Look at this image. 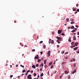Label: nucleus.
Here are the masks:
<instances>
[{
	"label": "nucleus",
	"instance_id": "f257e3e1",
	"mask_svg": "<svg viewBox=\"0 0 79 79\" xmlns=\"http://www.w3.org/2000/svg\"><path fill=\"white\" fill-rule=\"evenodd\" d=\"M50 50H49L48 51L47 54L48 55V56H50Z\"/></svg>",
	"mask_w": 79,
	"mask_h": 79
},
{
	"label": "nucleus",
	"instance_id": "f03ea898",
	"mask_svg": "<svg viewBox=\"0 0 79 79\" xmlns=\"http://www.w3.org/2000/svg\"><path fill=\"white\" fill-rule=\"evenodd\" d=\"M57 39L58 40H60L61 39H62V38H61V37H59L58 36H57Z\"/></svg>",
	"mask_w": 79,
	"mask_h": 79
},
{
	"label": "nucleus",
	"instance_id": "7ed1b4c3",
	"mask_svg": "<svg viewBox=\"0 0 79 79\" xmlns=\"http://www.w3.org/2000/svg\"><path fill=\"white\" fill-rule=\"evenodd\" d=\"M62 32V31H61V30H58V34H61V33Z\"/></svg>",
	"mask_w": 79,
	"mask_h": 79
},
{
	"label": "nucleus",
	"instance_id": "20e7f679",
	"mask_svg": "<svg viewBox=\"0 0 79 79\" xmlns=\"http://www.w3.org/2000/svg\"><path fill=\"white\" fill-rule=\"evenodd\" d=\"M31 74H29L27 76V78L28 79H29V78L30 77H31Z\"/></svg>",
	"mask_w": 79,
	"mask_h": 79
},
{
	"label": "nucleus",
	"instance_id": "39448f33",
	"mask_svg": "<svg viewBox=\"0 0 79 79\" xmlns=\"http://www.w3.org/2000/svg\"><path fill=\"white\" fill-rule=\"evenodd\" d=\"M46 61H47V60H44V64H47V62Z\"/></svg>",
	"mask_w": 79,
	"mask_h": 79
},
{
	"label": "nucleus",
	"instance_id": "423d86ee",
	"mask_svg": "<svg viewBox=\"0 0 79 79\" xmlns=\"http://www.w3.org/2000/svg\"><path fill=\"white\" fill-rule=\"evenodd\" d=\"M76 72V69L74 70L72 72V74H74Z\"/></svg>",
	"mask_w": 79,
	"mask_h": 79
},
{
	"label": "nucleus",
	"instance_id": "0eeeda50",
	"mask_svg": "<svg viewBox=\"0 0 79 79\" xmlns=\"http://www.w3.org/2000/svg\"><path fill=\"white\" fill-rule=\"evenodd\" d=\"M51 43L52 44H53V43H54V41H53V40H51Z\"/></svg>",
	"mask_w": 79,
	"mask_h": 79
},
{
	"label": "nucleus",
	"instance_id": "6e6552de",
	"mask_svg": "<svg viewBox=\"0 0 79 79\" xmlns=\"http://www.w3.org/2000/svg\"><path fill=\"white\" fill-rule=\"evenodd\" d=\"M76 37L75 36H73V40H76V38H75Z\"/></svg>",
	"mask_w": 79,
	"mask_h": 79
},
{
	"label": "nucleus",
	"instance_id": "1a4fd4ad",
	"mask_svg": "<svg viewBox=\"0 0 79 79\" xmlns=\"http://www.w3.org/2000/svg\"><path fill=\"white\" fill-rule=\"evenodd\" d=\"M77 48H78V47H76L74 48V50H76Z\"/></svg>",
	"mask_w": 79,
	"mask_h": 79
},
{
	"label": "nucleus",
	"instance_id": "9d476101",
	"mask_svg": "<svg viewBox=\"0 0 79 79\" xmlns=\"http://www.w3.org/2000/svg\"><path fill=\"white\" fill-rule=\"evenodd\" d=\"M78 42H76L75 43V45L76 47H77V45H78Z\"/></svg>",
	"mask_w": 79,
	"mask_h": 79
},
{
	"label": "nucleus",
	"instance_id": "9b49d317",
	"mask_svg": "<svg viewBox=\"0 0 79 79\" xmlns=\"http://www.w3.org/2000/svg\"><path fill=\"white\" fill-rule=\"evenodd\" d=\"M32 68L35 69V65H33V66H32Z\"/></svg>",
	"mask_w": 79,
	"mask_h": 79
},
{
	"label": "nucleus",
	"instance_id": "f8f14e48",
	"mask_svg": "<svg viewBox=\"0 0 79 79\" xmlns=\"http://www.w3.org/2000/svg\"><path fill=\"white\" fill-rule=\"evenodd\" d=\"M56 42H58V44H60V40H57Z\"/></svg>",
	"mask_w": 79,
	"mask_h": 79
},
{
	"label": "nucleus",
	"instance_id": "ddd939ff",
	"mask_svg": "<svg viewBox=\"0 0 79 79\" xmlns=\"http://www.w3.org/2000/svg\"><path fill=\"white\" fill-rule=\"evenodd\" d=\"M44 49H45V48H46V46L45 45H44L43 46Z\"/></svg>",
	"mask_w": 79,
	"mask_h": 79
},
{
	"label": "nucleus",
	"instance_id": "4468645a",
	"mask_svg": "<svg viewBox=\"0 0 79 79\" xmlns=\"http://www.w3.org/2000/svg\"><path fill=\"white\" fill-rule=\"evenodd\" d=\"M75 23V22H74V21H72L70 23L71 24H74Z\"/></svg>",
	"mask_w": 79,
	"mask_h": 79
},
{
	"label": "nucleus",
	"instance_id": "2eb2a0df",
	"mask_svg": "<svg viewBox=\"0 0 79 79\" xmlns=\"http://www.w3.org/2000/svg\"><path fill=\"white\" fill-rule=\"evenodd\" d=\"M70 28L71 29H72L74 28V26H72L70 27Z\"/></svg>",
	"mask_w": 79,
	"mask_h": 79
},
{
	"label": "nucleus",
	"instance_id": "dca6fc26",
	"mask_svg": "<svg viewBox=\"0 0 79 79\" xmlns=\"http://www.w3.org/2000/svg\"><path fill=\"white\" fill-rule=\"evenodd\" d=\"M44 76V73H42L41 74H40V77H42Z\"/></svg>",
	"mask_w": 79,
	"mask_h": 79
},
{
	"label": "nucleus",
	"instance_id": "f3484780",
	"mask_svg": "<svg viewBox=\"0 0 79 79\" xmlns=\"http://www.w3.org/2000/svg\"><path fill=\"white\" fill-rule=\"evenodd\" d=\"M65 74H68V72L66 71H65L64 72Z\"/></svg>",
	"mask_w": 79,
	"mask_h": 79
},
{
	"label": "nucleus",
	"instance_id": "a211bd4d",
	"mask_svg": "<svg viewBox=\"0 0 79 79\" xmlns=\"http://www.w3.org/2000/svg\"><path fill=\"white\" fill-rule=\"evenodd\" d=\"M41 61V60L40 59H38L37 60V62H40Z\"/></svg>",
	"mask_w": 79,
	"mask_h": 79
},
{
	"label": "nucleus",
	"instance_id": "6ab92c4d",
	"mask_svg": "<svg viewBox=\"0 0 79 79\" xmlns=\"http://www.w3.org/2000/svg\"><path fill=\"white\" fill-rule=\"evenodd\" d=\"M76 9H77V8H74V9H73V11H76Z\"/></svg>",
	"mask_w": 79,
	"mask_h": 79
},
{
	"label": "nucleus",
	"instance_id": "aec40b11",
	"mask_svg": "<svg viewBox=\"0 0 79 79\" xmlns=\"http://www.w3.org/2000/svg\"><path fill=\"white\" fill-rule=\"evenodd\" d=\"M76 32V30H73L72 31V32Z\"/></svg>",
	"mask_w": 79,
	"mask_h": 79
},
{
	"label": "nucleus",
	"instance_id": "412c9836",
	"mask_svg": "<svg viewBox=\"0 0 79 79\" xmlns=\"http://www.w3.org/2000/svg\"><path fill=\"white\" fill-rule=\"evenodd\" d=\"M53 65H52L50 67V69H52V68H53Z\"/></svg>",
	"mask_w": 79,
	"mask_h": 79
},
{
	"label": "nucleus",
	"instance_id": "4be33fe9",
	"mask_svg": "<svg viewBox=\"0 0 79 79\" xmlns=\"http://www.w3.org/2000/svg\"><path fill=\"white\" fill-rule=\"evenodd\" d=\"M33 75L35 76H37V74L36 73H34Z\"/></svg>",
	"mask_w": 79,
	"mask_h": 79
},
{
	"label": "nucleus",
	"instance_id": "5701e85b",
	"mask_svg": "<svg viewBox=\"0 0 79 79\" xmlns=\"http://www.w3.org/2000/svg\"><path fill=\"white\" fill-rule=\"evenodd\" d=\"M68 41L69 42H71V40L70 39H69L68 40Z\"/></svg>",
	"mask_w": 79,
	"mask_h": 79
},
{
	"label": "nucleus",
	"instance_id": "b1692460",
	"mask_svg": "<svg viewBox=\"0 0 79 79\" xmlns=\"http://www.w3.org/2000/svg\"><path fill=\"white\" fill-rule=\"evenodd\" d=\"M25 72H26V70H23L22 71V73H25Z\"/></svg>",
	"mask_w": 79,
	"mask_h": 79
},
{
	"label": "nucleus",
	"instance_id": "393cba45",
	"mask_svg": "<svg viewBox=\"0 0 79 79\" xmlns=\"http://www.w3.org/2000/svg\"><path fill=\"white\" fill-rule=\"evenodd\" d=\"M52 62H50V63H49V66H51V65H52Z\"/></svg>",
	"mask_w": 79,
	"mask_h": 79
},
{
	"label": "nucleus",
	"instance_id": "a878e982",
	"mask_svg": "<svg viewBox=\"0 0 79 79\" xmlns=\"http://www.w3.org/2000/svg\"><path fill=\"white\" fill-rule=\"evenodd\" d=\"M64 53V51H63L61 52V53H62V54H63V53Z\"/></svg>",
	"mask_w": 79,
	"mask_h": 79
},
{
	"label": "nucleus",
	"instance_id": "bb28decb",
	"mask_svg": "<svg viewBox=\"0 0 79 79\" xmlns=\"http://www.w3.org/2000/svg\"><path fill=\"white\" fill-rule=\"evenodd\" d=\"M39 66V64H36V67H38Z\"/></svg>",
	"mask_w": 79,
	"mask_h": 79
},
{
	"label": "nucleus",
	"instance_id": "cd10ccee",
	"mask_svg": "<svg viewBox=\"0 0 79 79\" xmlns=\"http://www.w3.org/2000/svg\"><path fill=\"white\" fill-rule=\"evenodd\" d=\"M20 66L22 68H24V66H23L22 65H20Z\"/></svg>",
	"mask_w": 79,
	"mask_h": 79
},
{
	"label": "nucleus",
	"instance_id": "c85d7f7f",
	"mask_svg": "<svg viewBox=\"0 0 79 79\" xmlns=\"http://www.w3.org/2000/svg\"><path fill=\"white\" fill-rule=\"evenodd\" d=\"M76 64H73V66L74 67H76Z\"/></svg>",
	"mask_w": 79,
	"mask_h": 79
},
{
	"label": "nucleus",
	"instance_id": "c756f323",
	"mask_svg": "<svg viewBox=\"0 0 79 79\" xmlns=\"http://www.w3.org/2000/svg\"><path fill=\"white\" fill-rule=\"evenodd\" d=\"M65 55H66L67 54H68V52H66L64 53Z\"/></svg>",
	"mask_w": 79,
	"mask_h": 79
},
{
	"label": "nucleus",
	"instance_id": "7c9ffc66",
	"mask_svg": "<svg viewBox=\"0 0 79 79\" xmlns=\"http://www.w3.org/2000/svg\"><path fill=\"white\" fill-rule=\"evenodd\" d=\"M40 44H42L43 43V41H41L40 42Z\"/></svg>",
	"mask_w": 79,
	"mask_h": 79
},
{
	"label": "nucleus",
	"instance_id": "2f4dec72",
	"mask_svg": "<svg viewBox=\"0 0 79 79\" xmlns=\"http://www.w3.org/2000/svg\"><path fill=\"white\" fill-rule=\"evenodd\" d=\"M75 27H79V26L77 25H76Z\"/></svg>",
	"mask_w": 79,
	"mask_h": 79
},
{
	"label": "nucleus",
	"instance_id": "473e14b6",
	"mask_svg": "<svg viewBox=\"0 0 79 79\" xmlns=\"http://www.w3.org/2000/svg\"><path fill=\"white\" fill-rule=\"evenodd\" d=\"M45 68H47V65H44Z\"/></svg>",
	"mask_w": 79,
	"mask_h": 79
},
{
	"label": "nucleus",
	"instance_id": "72a5a7b5",
	"mask_svg": "<svg viewBox=\"0 0 79 79\" xmlns=\"http://www.w3.org/2000/svg\"><path fill=\"white\" fill-rule=\"evenodd\" d=\"M74 42H73L71 43V45H73V44H74Z\"/></svg>",
	"mask_w": 79,
	"mask_h": 79
},
{
	"label": "nucleus",
	"instance_id": "f704fd0d",
	"mask_svg": "<svg viewBox=\"0 0 79 79\" xmlns=\"http://www.w3.org/2000/svg\"><path fill=\"white\" fill-rule=\"evenodd\" d=\"M32 52H35V49H33L32 50Z\"/></svg>",
	"mask_w": 79,
	"mask_h": 79
},
{
	"label": "nucleus",
	"instance_id": "c9c22d12",
	"mask_svg": "<svg viewBox=\"0 0 79 79\" xmlns=\"http://www.w3.org/2000/svg\"><path fill=\"white\" fill-rule=\"evenodd\" d=\"M61 35H64L65 34H64L62 33L61 34Z\"/></svg>",
	"mask_w": 79,
	"mask_h": 79
},
{
	"label": "nucleus",
	"instance_id": "e433bc0d",
	"mask_svg": "<svg viewBox=\"0 0 79 79\" xmlns=\"http://www.w3.org/2000/svg\"><path fill=\"white\" fill-rule=\"evenodd\" d=\"M29 72H30V70H28L27 71V73H29Z\"/></svg>",
	"mask_w": 79,
	"mask_h": 79
},
{
	"label": "nucleus",
	"instance_id": "4c0bfd02",
	"mask_svg": "<svg viewBox=\"0 0 79 79\" xmlns=\"http://www.w3.org/2000/svg\"><path fill=\"white\" fill-rule=\"evenodd\" d=\"M57 48H59L60 47V45H57Z\"/></svg>",
	"mask_w": 79,
	"mask_h": 79
},
{
	"label": "nucleus",
	"instance_id": "58836bf2",
	"mask_svg": "<svg viewBox=\"0 0 79 79\" xmlns=\"http://www.w3.org/2000/svg\"><path fill=\"white\" fill-rule=\"evenodd\" d=\"M13 75H10V78H11L13 77Z\"/></svg>",
	"mask_w": 79,
	"mask_h": 79
},
{
	"label": "nucleus",
	"instance_id": "ea45409f",
	"mask_svg": "<svg viewBox=\"0 0 79 79\" xmlns=\"http://www.w3.org/2000/svg\"><path fill=\"white\" fill-rule=\"evenodd\" d=\"M40 71H42V69L40 68Z\"/></svg>",
	"mask_w": 79,
	"mask_h": 79
},
{
	"label": "nucleus",
	"instance_id": "a19ab883",
	"mask_svg": "<svg viewBox=\"0 0 79 79\" xmlns=\"http://www.w3.org/2000/svg\"><path fill=\"white\" fill-rule=\"evenodd\" d=\"M62 78V75H61L60 76L59 78H60V79H61Z\"/></svg>",
	"mask_w": 79,
	"mask_h": 79
},
{
	"label": "nucleus",
	"instance_id": "79ce46f5",
	"mask_svg": "<svg viewBox=\"0 0 79 79\" xmlns=\"http://www.w3.org/2000/svg\"><path fill=\"white\" fill-rule=\"evenodd\" d=\"M41 66L42 67H43L44 66V64L43 63H42V64H41Z\"/></svg>",
	"mask_w": 79,
	"mask_h": 79
},
{
	"label": "nucleus",
	"instance_id": "37998d69",
	"mask_svg": "<svg viewBox=\"0 0 79 79\" xmlns=\"http://www.w3.org/2000/svg\"><path fill=\"white\" fill-rule=\"evenodd\" d=\"M41 55H42V53H43V52L41 51L40 52Z\"/></svg>",
	"mask_w": 79,
	"mask_h": 79
},
{
	"label": "nucleus",
	"instance_id": "c03bdc74",
	"mask_svg": "<svg viewBox=\"0 0 79 79\" xmlns=\"http://www.w3.org/2000/svg\"><path fill=\"white\" fill-rule=\"evenodd\" d=\"M77 35H79V31L77 32Z\"/></svg>",
	"mask_w": 79,
	"mask_h": 79
},
{
	"label": "nucleus",
	"instance_id": "a18cd8bd",
	"mask_svg": "<svg viewBox=\"0 0 79 79\" xmlns=\"http://www.w3.org/2000/svg\"><path fill=\"white\" fill-rule=\"evenodd\" d=\"M76 6H79V4H77L76 5Z\"/></svg>",
	"mask_w": 79,
	"mask_h": 79
},
{
	"label": "nucleus",
	"instance_id": "49530a36",
	"mask_svg": "<svg viewBox=\"0 0 79 79\" xmlns=\"http://www.w3.org/2000/svg\"><path fill=\"white\" fill-rule=\"evenodd\" d=\"M57 71L56 70H55V71H54V73H56Z\"/></svg>",
	"mask_w": 79,
	"mask_h": 79
},
{
	"label": "nucleus",
	"instance_id": "de8ad7c7",
	"mask_svg": "<svg viewBox=\"0 0 79 79\" xmlns=\"http://www.w3.org/2000/svg\"><path fill=\"white\" fill-rule=\"evenodd\" d=\"M35 59H37V57L36 56H35Z\"/></svg>",
	"mask_w": 79,
	"mask_h": 79
},
{
	"label": "nucleus",
	"instance_id": "09e8293b",
	"mask_svg": "<svg viewBox=\"0 0 79 79\" xmlns=\"http://www.w3.org/2000/svg\"><path fill=\"white\" fill-rule=\"evenodd\" d=\"M70 48H73V46H71Z\"/></svg>",
	"mask_w": 79,
	"mask_h": 79
},
{
	"label": "nucleus",
	"instance_id": "8fccbe9b",
	"mask_svg": "<svg viewBox=\"0 0 79 79\" xmlns=\"http://www.w3.org/2000/svg\"><path fill=\"white\" fill-rule=\"evenodd\" d=\"M70 28H71V27H68V29H70Z\"/></svg>",
	"mask_w": 79,
	"mask_h": 79
},
{
	"label": "nucleus",
	"instance_id": "3c124183",
	"mask_svg": "<svg viewBox=\"0 0 79 79\" xmlns=\"http://www.w3.org/2000/svg\"><path fill=\"white\" fill-rule=\"evenodd\" d=\"M73 61H76V59H73Z\"/></svg>",
	"mask_w": 79,
	"mask_h": 79
},
{
	"label": "nucleus",
	"instance_id": "603ef678",
	"mask_svg": "<svg viewBox=\"0 0 79 79\" xmlns=\"http://www.w3.org/2000/svg\"><path fill=\"white\" fill-rule=\"evenodd\" d=\"M74 29L75 30H76V31H77V28H74Z\"/></svg>",
	"mask_w": 79,
	"mask_h": 79
},
{
	"label": "nucleus",
	"instance_id": "864d4df0",
	"mask_svg": "<svg viewBox=\"0 0 79 79\" xmlns=\"http://www.w3.org/2000/svg\"><path fill=\"white\" fill-rule=\"evenodd\" d=\"M77 11H78V12H79V9H78L77 10Z\"/></svg>",
	"mask_w": 79,
	"mask_h": 79
},
{
	"label": "nucleus",
	"instance_id": "5fc2aeb1",
	"mask_svg": "<svg viewBox=\"0 0 79 79\" xmlns=\"http://www.w3.org/2000/svg\"><path fill=\"white\" fill-rule=\"evenodd\" d=\"M65 63V62H63L62 63V64H64Z\"/></svg>",
	"mask_w": 79,
	"mask_h": 79
},
{
	"label": "nucleus",
	"instance_id": "6e6d98bb",
	"mask_svg": "<svg viewBox=\"0 0 79 79\" xmlns=\"http://www.w3.org/2000/svg\"><path fill=\"white\" fill-rule=\"evenodd\" d=\"M70 77H70V76H69V77H68V79H70Z\"/></svg>",
	"mask_w": 79,
	"mask_h": 79
},
{
	"label": "nucleus",
	"instance_id": "4d7b16f0",
	"mask_svg": "<svg viewBox=\"0 0 79 79\" xmlns=\"http://www.w3.org/2000/svg\"><path fill=\"white\" fill-rule=\"evenodd\" d=\"M20 78V76H18V78Z\"/></svg>",
	"mask_w": 79,
	"mask_h": 79
},
{
	"label": "nucleus",
	"instance_id": "13d9d810",
	"mask_svg": "<svg viewBox=\"0 0 79 79\" xmlns=\"http://www.w3.org/2000/svg\"><path fill=\"white\" fill-rule=\"evenodd\" d=\"M29 79H32V77H30L29 78Z\"/></svg>",
	"mask_w": 79,
	"mask_h": 79
},
{
	"label": "nucleus",
	"instance_id": "bf43d9fd",
	"mask_svg": "<svg viewBox=\"0 0 79 79\" xmlns=\"http://www.w3.org/2000/svg\"><path fill=\"white\" fill-rule=\"evenodd\" d=\"M38 77H40V76H39V75H38Z\"/></svg>",
	"mask_w": 79,
	"mask_h": 79
},
{
	"label": "nucleus",
	"instance_id": "052dcab7",
	"mask_svg": "<svg viewBox=\"0 0 79 79\" xmlns=\"http://www.w3.org/2000/svg\"><path fill=\"white\" fill-rule=\"evenodd\" d=\"M16 67H18V64L16 65Z\"/></svg>",
	"mask_w": 79,
	"mask_h": 79
},
{
	"label": "nucleus",
	"instance_id": "680f3d73",
	"mask_svg": "<svg viewBox=\"0 0 79 79\" xmlns=\"http://www.w3.org/2000/svg\"><path fill=\"white\" fill-rule=\"evenodd\" d=\"M31 73H33V70H31Z\"/></svg>",
	"mask_w": 79,
	"mask_h": 79
},
{
	"label": "nucleus",
	"instance_id": "e2e57ef3",
	"mask_svg": "<svg viewBox=\"0 0 79 79\" xmlns=\"http://www.w3.org/2000/svg\"><path fill=\"white\" fill-rule=\"evenodd\" d=\"M26 76H27V73H26Z\"/></svg>",
	"mask_w": 79,
	"mask_h": 79
},
{
	"label": "nucleus",
	"instance_id": "0e129e2a",
	"mask_svg": "<svg viewBox=\"0 0 79 79\" xmlns=\"http://www.w3.org/2000/svg\"><path fill=\"white\" fill-rule=\"evenodd\" d=\"M69 39H71V37H69Z\"/></svg>",
	"mask_w": 79,
	"mask_h": 79
},
{
	"label": "nucleus",
	"instance_id": "69168bd1",
	"mask_svg": "<svg viewBox=\"0 0 79 79\" xmlns=\"http://www.w3.org/2000/svg\"><path fill=\"white\" fill-rule=\"evenodd\" d=\"M51 39H49V41L50 42V41H51Z\"/></svg>",
	"mask_w": 79,
	"mask_h": 79
},
{
	"label": "nucleus",
	"instance_id": "338daca9",
	"mask_svg": "<svg viewBox=\"0 0 79 79\" xmlns=\"http://www.w3.org/2000/svg\"><path fill=\"white\" fill-rule=\"evenodd\" d=\"M39 57H38L37 58V60H39Z\"/></svg>",
	"mask_w": 79,
	"mask_h": 79
},
{
	"label": "nucleus",
	"instance_id": "774afa93",
	"mask_svg": "<svg viewBox=\"0 0 79 79\" xmlns=\"http://www.w3.org/2000/svg\"><path fill=\"white\" fill-rule=\"evenodd\" d=\"M66 20H69V19L68 18L66 19Z\"/></svg>",
	"mask_w": 79,
	"mask_h": 79
}]
</instances>
